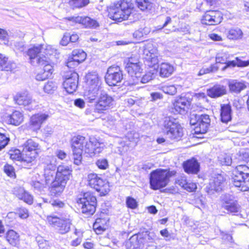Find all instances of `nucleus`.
Instances as JSON below:
<instances>
[{"mask_svg": "<svg viewBox=\"0 0 249 249\" xmlns=\"http://www.w3.org/2000/svg\"><path fill=\"white\" fill-rule=\"evenodd\" d=\"M56 165L50 163L44 168V178L46 184L51 183L50 192L55 196H59L64 191L70 179L71 170L68 166L59 165L56 171Z\"/></svg>", "mask_w": 249, "mask_h": 249, "instance_id": "f257e3e1", "label": "nucleus"}, {"mask_svg": "<svg viewBox=\"0 0 249 249\" xmlns=\"http://www.w3.org/2000/svg\"><path fill=\"white\" fill-rule=\"evenodd\" d=\"M74 163L79 165L82 160V154L84 151L92 156L101 151V144L94 137L87 139L81 135L73 137L71 140Z\"/></svg>", "mask_w": 249, "mask_h": 249, "instance_id": "f03ea898", "label": "nucleus"}, {"mask_svg": "<svg viewBox=\"0 0 249 249\" xmlns=\"http://www.w3.org/2000/svg\"><path fill=\"white\" fill-rule=\"evenodd\" d=\"M22 150V165L29 168L41 152L40 146L34 140H27L21 146Z\"/></svg>", "mask_w": 249, "mask_h": 249, "instance_id": "7ed1b4c3", "label": "nucleus"}, {"mask_svg": "<svg viewBox=\"0 0 249 249\" xmlns=\"http://www.w3.org/2000/svg\"><path fill=\"white\" fill-rule=\"evenodd\" d=\"M152 0H125V25L134 22L138 19V15L135 10V3L142 11H149L153 7Z\"/></svg>", "mask_w": 249, "mask_h": 249, "instance_id": "20e7f679", "label": "nucleus"}, {"mask_svg": "<svg viewBox=\"0 0 249 249\" xmlns=\"http://www.w3.org/2000/svg\"><path fill=\"white\" fill-rule=\"evenodd\" d=\"M176 173L175 171L162 169L153 171L150 174V188L154 190H157L165 187L169 183L170 178L175 176Z\"/></svg>", "mask_w": 249, "mask_h": 249, "instance_id": "39448f33", "label": "nucleus"}, {"mask_svg": "<svg viewBox=\"0 0 249 249\" xmlns=\"http://www.w3.org/2000/svg\"><path fill=\"white\" fill-rule=\"evenodd\" d=\"M162 126L164 134L172 140H179L183 135V128L178 119L173 116L164 117Z\"/></svg>", "mask_w": 249, "mask_h": 249, "instance_id": "423d86ee", "label": "nucleus"}, {"mask_svg": "<svg viewBox=\"0 0 249 249\" xmlns=\"http://www.w3.org/2000/svg\"><path fill=\"white\" fill-rule=\"evenodd\" d=\"M233 185L243 192L249 190V168L245 165L237 166L233 173Z\"/></svg>", "mask_w": 249, "mask_h": 249, "instance_id": "0eeeda50", "label": "nucleus"}, {"mask_svg": "<svg viewBox=\"0 0 249 249\" xmlns=\"http://www.w3.org/2000/svg\"><path fill=\"white\" fill-rule=\"evenodd\" d=\"M88 90L85 92V96L90 103H92L98 96V91L102 89L100 79L96 71L89 72L86 76Z\"/></svg>", "mask_w": 249, "mask_h": 249, "instance_id": "6e6552de", "label": "nucleus"}, {"mask_svg": "<svg viewBox=\"0 0 249 249\" xmlns=\"http://www.w3.org/2000/svg\"><path fill=\"white\" fill-rule=\"evenodd\" d=\"M81 212L88 215L93 214L96 210V198L90 192L84 193L83 197L77 200Z\"/></svg>", "mask_w": 249, "mask_h": 249, "instance_id": "1a4fd4ad", "label": "nucleus"}, {"mask_svg": "<svg viewBox=\"0 0 249 249\" xmlns=\"http://www.w3.org/2000/svg\"><path fill=\"white\" fill-rule=\"evenodd\" d=\"M47 219L49 223L61 234H66L70 231L72 224L71 220L69 217L49 215Z\"/></svg>", "mask_w": 249, "mask_h": 249, "instance_id": "9d476101", "label": "nucleus"}, {"mask_svg": "<svg viewBox=\"0 0 249 249\" xmlns=\"http://www.w3.org/2000/svg\"><path fill=\"white\" fill-rule=\"evenodd\" d=\"M88 178L89 185L99 192L101 196H105L109 192L110 186L106 179H103L94 173L89 174Z\"/></svg>", "mask_w": 249, "mask_h": 249, "instance_id": "9b49d317", "label": "nucleus"}, {"mask_svg": "<svg viewBox=\"0 0 249 249\" xmlns=\"http://www.w3.org/2000/svg\"><path fill=\"white\" fill-rule=\"evenodd\" d=\"M96 100L95 112L102 113L107 110L112 105L113 99L111 96L107 94L103 89L98 91V96L93 101Z\"/></svg>", "mask_w": 249, "mask_h": 249, "instance_id": "f8f14e48", "label": "nucleus"}, {"mask_svg": "<svg viewBox=\"0 0 249 249\" xmlns=\"http://www.w3.org/2000/svg\"><path fill=\"white\" fill-rule=\"evenodd\" d=\"M142 55L145 66L152 68L158 64V50L152 43H148L143 46Z\"/></svg>", "mask_w": 249, "mask_h": 249, "instance_id": "ddd939ff", "label": "nucleus"}, {"mask_svg": "<svg viewBox=\"0 0 249 249\" xmlns=\"http://www.w3.org/2000/svg\"><path fill=\"white\" fill-rule=\"evenodd\" d=\"M137 60H135L133 63H127L125 66V70L127 71L128 76L127 80V84L128 86H133L134 85L138 83L139 79L141 78L142 69L140 64H137Z\"/></svg>", "mask_w": 249, "mask_h": 249, "instance_id": "4468645a", "label": "nucleus"}, {"mask_svg": "<svg viewBox=\"0 0 249 249\" xmlns=\"http://www.w3.org/2000/svg\"><path fill=\"white\" fill-rule=\"evenodd\" d=\"M105 78L109 86H116L123 79L122 71L118 66H111L108 68Z\"/></svg>", "mask_w": 249, "mask_h": 249, "instance_id": "2eb2a0df", "label": "nucleus"}, {"mask_svg": "<svg viewBox=\"0 0 249 249\" xmlns=\"http://www.w3.org/2000/svg\"><path fill=\"white\" fill-rule=\"evenodd\" d=\"M36 63L40 65H44V69L36 76L37 81H43L50 77L53 71V66L49 64L48 58L46 56L40 57L36 59Z\"/></svg>", "mask_w": 249, "mask_h": 249, "instance_id": "dca6fc26", "label": "nucleus"}, {"mask_svg": "<svg viewBox=\"0 0 249 249\" xmlns=\"http://www.w3.org/2000/svg\"><path fill=\"white\" fill-rule=\"evenodd\" d=\"M222 19V14L219 11H209L203 16L201 22L203 24L215 25L221 23Z\"/></svg>", "mask_w": 249, "mask_h": 249, "instance_id": "f3484780", "label": "nucleus"}, {"mask_svg": "<svg viewBox=\"0 0 249 249\" xmlns=\"http://www.w3.org/2000/svg\"><path fill=\"white\" fill-rule=\"evenodd\" d=\"M78 82V74L73 71L68 73L66 76L65 80L63 85L67 92L73 93L77 88Z\"/></svg>", "mask_w": 249, "mask_h": 249, "instance_id": "a211bd4d", "label": "nucleus"}, {"mask_svg": "<svg viewBox=\"0 0 249 249\" xmlns=\"http://www.w3.org/2000/svg\"><path fill=\"white\" fill-rule=\"evenodd\" d=\"M197 120L196 126L195 127L196 133H205L210 125L211 120L209 115L206 114H196Z\"/></svg>", "mask_w": 249, "mask_h": 249, "instance_id": "6ab92c4d", "label": "nucleus"}, {"mask_svg": "<svg viewBox=\"0 0 249 249\" xmlns=\"http://www.w3.org/2000/svg\"><path fill=\"white\" fill-rule=\"evenodd\" d=\"M192 101V98L187 94L177 97L173 103V106L177 112L180 114L184 113L188 109Z\"/></svg>", "mask_w": 249, "mask_h": 249, "instance_id": "aec40b11", "label": "nucleus"}, {"mask_svg": "<svg viewBox=\"0 0 249 249\" xmlns=\"http://www.w3.org/2000/svg\"><path fill=\"white\" fill-rule=\"evenodd\" d=\"M149 235L145 233L135 234L131 236L126 245L128 249H140L141 246L143 245L145 240L148 238Z\"/></svg>", "mask_w": 249, "mask_h": 249, "instance_id": "412c9836", "label": "nucleus"}, {"mask_svg": "<svg viewBox=\"0 0 249 249\" xmlns=\"http://www.w3.org/2000/svg\"><path fill=\"white\" fill-rule=\"evenodd\" d=\"M225 181V178L222 174L214 175L210 179L209 184L206 187L207 192L209 194H213L214 191H221Z\"/></svg>", "mask_w": 249, "mask_h": 249, "instance_id": "4be33fe9", "label": "nucleus"}, {"mask_svg": "<svg viewBox=\"0 0 249 249\" xmlns=\"http://www.w3.org/2000/svg\"><path fill=\"white\" fill-rule=\"evenodd\" d=\"M122 2L114 3L108 8V16L117 22H121L124 17V9L122 8Z\"/></svg>", "mask_w": 249, "mask_h": 249, "instance_id": "5701e85b", "label": "nucleus"}, {"mask_svg": "<svg viewBox=\"0 0 249 249\" xmlns=\"http://www.w3.org/2000/svg\"><path fill=\"white\" fill-rule=\"evenodd\" d=\"M49 116L45 113H37L33 115L30 120L28 129L36 132L40 129L41 124L49 118Z\"/></svg>", "mask_w": 249, "mask_h": 249, "instance_id": "b1692460", "label": "nucleus"}, {"mask_svg": "<svg viewBox=\"0 0 249 249\" xmlns=\"http://www.w3.org/2000/svg\"><path fill=\"white\" fill-rule=\"evenodd\" d=\"M65 19L73 23H81L86 27L95 28L99 26V24L96 20L88 17L84 18L80 16L70 17L66 18Z\"/></svg>", "mask_w": 249, "mask_h": 249, "instance_id": "393cba45", "label": "nucleus"}, {"mask_svg": "<svg viewBox=\"0 0 249 249\" xmlns=\"http://www.w3.org/2000/svg\"><path fill=\"white\" fill-rule=\"evenodd\" d=\"M43 49L42 45L37 44L33 46L28 49L27 54L29 57L30 63L32 65H36L38 64L36 63V59L40 57L46 56L44 54H40Z\"/></svg>", "mask_w": 249, "mask_h": 249, "instance_id": "a878e982", "label": "nucleus"}, {"mask_svg": "<svg viewBox=\"0 0 249 249\" xmlns=\"http://www.w3.org/2000/svg\"><path fill=\"white\" fill-rule=\"evenodd\" d=\"M183 167L187 174H197L200 170V164L195 158H193L184 161Z\"/></svg>", "mask_w": 249, "mask_h": 249, "instance_id": "bb28decb", "label": "nucleus"}, {"mask_svg": "<svg viewBox=\"0 0 249 249\" xmlns=\"http://www.w3.org/2000/svg\"><path fill=\"white\" fill-rule=\"evenodd\" d=\"M222 208L227 211L228 213L237 215L240 211V206L237 201L233 200H225L222 204Z\"/></svg>", "mask_w": 249, "mask_h": 249, "instance_id": "cd10ccee", "label": "nucleus"}, {"mask_svg": "<svg viewBox=\"0 0 249 249\" xmlns=\"http://www.w3.org/2000/svg\"><path fill=\"white\" fill-rule=\"evenodd\" d=\"M5 121L8 124L18 126L23 122V116L20 111L15 110L12 114L6 116Z\"/></svg>", "mask_w": 249, "mask_h": 249, "instance_id": "c85d7f7f", "label": "nucleus"}, {"mask_svg": "<svg viewBox=\"0 0 249 249\" xmlns=\"http://www.w3.org/2000/svg\"><path fill=\"white\" fill-rule=\"evenodd\" d=\"M226 87L223 85H215L207 90L208 96L211 98L220 97L226 93Z\"/></svg>", "mask_w": 249, "mask_h": 249, "instance_id": "c756f323", "label": "nucleus"}, {"mask_svg": "<svg viewBox=\"0 0 249 249\" xmlns=\"http://www.w3.org/2000/svg\"><path fill=\"white\" fill-rule=\"evenodd\" d=\"M14 100L18 105L24 106H28L33 102L32 97L26 92L17 94L14 97Z\"/></svg>", "mask_w": 249, "mask_h": 249, "instance_id": "7c9ffc66", "label": "nucleus"}, {"mask_svg": "<svg viewBox=\"0 0 249 249\" xmlns=\"http://www.w3.org/2000/svg\"><path fill=\"white\" fill-rule=\"evenodd\" d=\"M159 75L161 77L167 78L171 76L175 71L174 67L168 63H162L159 66Z\"/></svg>", "mask_w": 249, "mask_h": 249, "instance_id": "2f4dec72", "label": "nucleus"}, {"mask_svg": "<svg viewBox=\"0 0 249 249\" xmlns=\"http://www.w3.org/2000/svg\"><path fill=\"white\" fill-rule=\"evenodd\" d=\"M227 37L230 40H238L242 38L243 33L240 28L233 27L227 29L226 31Z\"/></svg>", "mask_w": 249, "mask_h": 249, "instance_id": "473e14b6", "label": "nucleus"}, {"mask_svg": "<svg viewBox=\"0 0 249 249\" xmlns=\"http://www.w3.org/2000/svg\"><path fill=\"white\" fill-rule=\"evenodd\" d=\"M231 107L228 104H224L221 107V120L223 123L227 124L231 119Z\"/></svg>", "mask_w": 249, "mask_h": 249, "instance_id": "72a5a7b5", "label": "nucleus"}, {"mask_svg": "<svg viewBox=\"0 0 249 249\" xmlns=\"http://www.w3.org/2000/svg\"><path fill=\"white\" fill-rule=\"evenodd\" d=\"M228 86L231 91L239 93L246 88L244 82L237 80H232L229 82Z\"/></svg>", "mask_w": 249, "mask_h": 249, "instance_id": "f704fd0d", "label": "nucleus"}, {"mask_svg": "<svg viewBox=\"0 0 249 249\" xmlns=\"http://www.w3.org/2000/svg\"><path fill=\"white\" fill-rule=\"evenodd\" d=\"M229 58V55L226 53H218L215 57V61L217 63L225 64V66L222 68V71H225L228 68H233L235 66H228L230 62L232 61H229L228 59Z\"/></svg>", "mask_w": 249, "mask_h": 249, "instance_id": "c9c22d12", "label": "nucleus"}, {"mask_svg": "<svg viewBox=\"0 0 249 249\" xmlns=\"http://www.w3.org/2000/svg\"><path fill=\"white\" fill-rule=\"evenodd\" d=\"M87 54L85 52L82 50H74L72 52L71 59L74 61H77L79 63H81L86 58Z\"/></svg>", "mask_w": 249, "mask_h": 249, "instance_id": "e433bc0d", "label": "nucleus"}, {"mask_svg": "<svg viewBox=\"0 0 249 249\" xmlns=\"http://www.w3.org/2000/svg\"><path fill=\"white\" fill-rule=\"evenodd\" d=\"M6 239L12 245L15 246L19 241V235L13 230H9L6 234Z\"/></svg>", "mask_w": 249, "mask_h": 249, "instance_id": "4c0bfd02", "label": "nucleus"}, {"mask_svg": "<svg viewBox=\"0 0 249 249\" xmlns=\"http://www.w3.org/2000/svg\"><path fill=\"white\" fill-rule=\"evenodd\" d=\"M12 64L8 61V58L0 53V69L6 71H11Z\"/></svg>", "mask_w": 249, "mask_h": 249, "instance_id": "58836bf2", "label": "nucleus"}, {"mask_svg": "<svg viewBox=\"0 0 249 249\" xmlns=\"http://www.w3.org/2000/svg\"><path fill=\"white\" fill-rule=\"evenodd\" d=\"M89 3V0H71L69 4L71 7L74 9L81 8L86 6Z\"/></svg>", "mask_w": 249, "mask_h": 249, "instance_id": "ea45409f", "label": "nucleus"}, {"mask_svg": "<svg viewBox=\"0 0 249 249\" xmlns=\"http://www.w3.org/2000/svg\"><path fill=\"white\" fill-rule=\"evenodd\" d=\"M228 66H237L238 67H246L249 66V59L243 61L238 57H236L232 62H230Z\"/></svg>", "mask_w": 249, "mask_h": 249, "instance_id": "a19ab883", "label": "nucleus"}, {"mask_svg": "<svg viewBox=\"0 0 249 249\" xmlns=\"http://www.w3.org/2000/svg\"><path fill=\"white\" fill-rule=\"evenodd\" d=\"M44 53H45L46 57L48 58L49 63L50 60H51V58L48 56H50V57H52L53 56H55L57 53V50L53 46L51 45H47L44 49Z\"/></svg>", "mask_w": 249, "mask_h": 249, "instance_id": "79ce46f5", "label": "nucleus"}, {"mask_svg": "<svg viewBox=\"0 0 249 249\" xmlns=\"http://www.w3.org/2000/svg\"><path fill=\"white\" fill-rule=\"evenodd\" d=\"M155 70L147 72L144 75L139 79V82L142 83H146L153 79L154 77Z\"/></svg>", "mask_w": 249, "mask_h": 249, "instance_id": "37998d69", "label": "nucleus"}, {"mask_svg": "<svg viewBox=\"0 0 249 249\" xmlns=\"http://www.w3.org/2000/svg\"><path fill=\"white\" fill-rule=\"evenodd\" d=\"M57 85L55 82L48 81L44 86V91L48 93H53L56 89Z\"/></svg>", "mask_w": 249, "mask_h": 249, "instance_id": "c03bdc74", "label": "nucleus"}, {"mask_svg": "<svg viewBox=\"0 0 249 249\" xmlns=\"http://www.w3.org/2000/svg\"><path fill=\"white\" fill-rule=\"evenodd\" d=\"M10 158L13 160L22 161V153L18 149H14L10 150L9 152Z\"/></svg>", "mask_w": 249, "mask_h": 249, "instance_id": "a18cd8bd", "label": "nucleus"}, {"mask_svg": "<svg viewBox=\"0 0 249 249\" xmlns=\"http://www.w3.org/2000/svg\"><path fill=\"white\" fill-rule=\"evenodd\" d=\"M218 160L222 165L229 166L231 164L232 160L230 155L227 154L221 155L218 157Z\"/></svg>", "mask_w": 249, "mask_h": 249, "instance_id": "49530a36", "label": "nucleus"}, {"mask_svg": "<svg viewBox=\"0 0 249 249\" xmlns=\"http://www.w3.org/2000/svg\"><path fill=\"white\" fill-rule=\"evenodd\" d=\"M161 90L163 92L169 95H175L177 92V89L174 85H165L162 86Z\"/></svg>", "mask_w": 249, "mask_h": 249, "instance_id": "de8ad7c7", "label": "nucleus"}, {"mask_svg": "<svg viewBox=\"0 0 249 249\" xmlns=\"http://www.w3.org/2000/svg\"><path fill=\"white\" fill-rule=\"evenodd\" d=\"M10 138L8 135L0 132V150L8 144Z\"/></svg>", "mask_w": 249, "mask_h": 249, "instance_id": "09e8293b", "label": "nucleus"}, {"mask_svg": "<svg viewBox=\"0 0 249 249\" xmlns=\"http://www.w3.org/2000/svg\"><path fill=\"white\" fill-rule=\"evenodd\" d=\"M47 184L45 182L44 183L38 181H33L31 183V185L35 190L39 192L44 191V189L46 187Z\"/></svg>", "mask_w": 249, "mask_h": 249, "instance_id": "8fccbe9b", "label": "nucleus"}, {"mask_svg": "<svg viewBox=\"0 0 249 249\" xmlns=\"http://www.w3.org/2000/svg\"><path fill=\"white\" fill-rule=\"evenodd\" d=\"M96 165L100 169L105 170L108 167V162L107 159L102 158L96 161Z\"/></svg>", "mask_w": 249, "mask_h": 249, "instance_id": "3c124183", "label": "nucleus"}, {"mask_svg": "<svg viewBox=\"0 0 249 249\" xmlns=\"http://www.w3.org/2000/svg\"><path fill=\"white\" fill-rule=\"evenodd\" d=\"M125 203L128 208L131 209H135L138 207V202L135 199L132 197L128 196L126 198Z\"/></svg>", "mask_w": 249, "mask_h": 249, "instance_id": "603ef678", "label": "nucleus"}, {"mask_svg": "<svg viewBox=\"0 0 249 249\" xmlns=\"http://www.w3.org/2000/svg\"><path fill=\"white\" fill-rule=\"evenodd\" d=\"M4 171L6 175L9 177L11 178L16 177L15 169L12 165L8 164L5 165L4 167Z\"/></svg>", "mask_w": 249, "mask_h": 249, "instance_id": "864d4df0", "label": "nucleus"}, {"mask_svg": "<svg viewBox=\"0 0 249 249\" xmlns=\"http://www.w3.org/2000/svg\"><path fill=\"white\" fill-rule=\"evenodd\" d=\"M101 220L100 219H96L95 222L93 224V229L97 234H101V232L105 231L106 228L99 224V221Z\"/></svg>", "mask_w": 249, "mask_h": 249, "instance_id": "5fc2aeb1", "label": "nucleus"}, {"mask_svg": "<svg viewBox=\"0 0 249 249\" xmlns=\"http://www.w3.org/2000/svg\"><path fill=\"white\" fill-rule=\"evenodd\" d=\"M149 30L147 28H144L143 29L135 31L133 34V36L134 38L137 39H140L143 36V34H146V33H149Z\"/></svg>", "mask_w": 249, "mask_h": 249, "instance_id": "6e6d98bb", "label": "nucleus"}, {"mask_svg": "<svg viewBox=\"0 0 249 249\" xmlns=\"http://www.w3.org/2000/svg\"><path fill=\"white\" fill-rule=\"evenodd\" d=\"M25 190L21 187H15L13 190V194L17 196L19 199L22 197V195L25 193Z\"/></svg>", "mask_w": 249, "mask_h": 249, "instance_id": "4d7b16f0", "label": "nucleus"}, {"mask_svg": "<svg viewBox=\"0 0 249 249\" xmlns=\"http://www.w3.org/2000/svg\"><path fill=\"white\" fill-rule=\"evenodd\" d=\"M20 199L23 200L29 204H32L33 202V196L26 191L22 195V197Z\"/></svg>", "mask_w": 249, "mask_h": 249, "instance_id": "13d9d810", "label": "nucleus"}, {"mask_svg": "<svg viewBox=\"0 0 249 249\" xmlns=\"http://www.w3.org/2000/svg\"><path fill=\"white\" fill-rule=\"evenodd\" d=\"M39 248L41 249H50L51 246L48 242L43 239L37 241Z\"/></svg>", "mask_w": 249, "mask_h": 249, "instance_id": "bf43d9fd", "label": "nucleus"}, {"mask_svg": "<svg viewBox=\"0 0 249 249\" xmlns=\"http://www.w3.org/2000/svg\"><path fill=\"white\" fill-rule=\"evenodd\" d=\"M53 133L52 127L46 125L43 129V134L45 137H51Z\"/></svg>", "mask_w": 249, "mask_h": 249, "instance_id": "052dcab7", "label": "nucleus"}, {"mask_svg": "<svg viewBox=\"0 0 249 249\" xmlns=\"http://www.w3.org/2000/svg\"><path fill=\"white\" fill-rule=\"evenodd\" d=\"M17 213L22 219H25L29 216L28 210L25 208L19 209L17 211Z\"/></svg>", "mask_w": 249, "mask_h": 249, "instance_id": "680f3d73", "label": "nucleus"}, {"mask_svg": "<svg viewBox=\"0 0 249 249\" xmlns=\"http://www.w3.org/2000/svg\"><path fill=\"white\" fill-rule=\"evenodd\" d=\"M220 232V235L222 237V238L225 241L231 242L232 240V237L231 234H228L218 229Z\"/></svg>", "mask_w": 249, "mask_h": 249, "instance_id": "e2e57ef3", "label": "nucleus"}, {"mask_svg": "<svg viewBox=\"0 0 249 249\" xmlns=\"http://www.w3.org/2000/svg\"><path fill=\"white\" fill-rule=\"evenodd\" d=\"M196 188V183L187 181L184 189L188 192H192L195 191Z\"/></svg>", "mask_w": 249, "mask_h": 249, "instance_id": "0e129e2a", "label": "nucleus"}, {"mask_svg": "<svg viewBox=\"0 0 249 249\" xmlns=\"http://www.w3.org/2000/svg\"><path fill=\"white\" fill-rule=\"evenodd\" d=\"M187 182V181L186 180V178L182 177H178L175 181L177 184L179 185L183 188L185 187Z\"/></svg>", "mask_w": 249, "mask_h": 249, "instance_id": "69168bd1", "label": "nucleus"}, {"mask_svg": "<svg viewBox=\"0 0 249 249\" xmlns=\"http://www.w3.org/2000/svg\"><path fill=\"white\" fill-rule=\"evenodd\" d=\"M79 64V63L74 61L71 57H69L67 62V66L71 69H73Z\"/></svg>", "mask_w": 249, "mask_h": 249, "instance_id": "338daca9", "label": "nucleus"}, {"mask_svg": "<svg viewBox=\"0 0 249 249\" xmlns=\"http://www.w3.org/2000/svg\"><path fill=\"white\" fill-rule=\"evenodd\" d=\"M50 203L52 206L56 208H63L64 206V203L59 200H53L50 201Z\"/></svg>", "mask_w": 249, "mask_h": 249, "instance_id": "774afa93", "label": "nucleus"}]
</instances>
